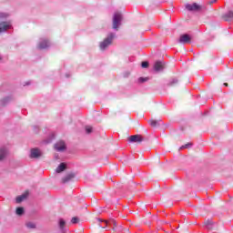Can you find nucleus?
<instances>
[{
  "mask_svg": "<svg viewBox=\"0 0 233 233\" xmlns=\"http://www.w3.org/2000/svg\"><path fill=\"white\" fill-rule=\"evenodd\" d=\"M8 17V14L0 13V34L2 32H6V30H10L12 28V24L10 22L5 21Z\"/></svg>",
  "mask_w": 233,
  "mask_h": 233,
  "instance_id": "nucleus-1",
  "label": "nucleus"
},
{
  "mask_svg": "<svg viewBox=\"0 0 233 233\" xmlns=\"http://www.w3.org/2000/svg\"><path fill=\"white\" fill-rule=\"evenodd\" d=\"M122 21H123V15H121V13H115L113 15V29L119 30V26H121Z\"/></svg>",
  "mask_w": 233,
  "mask_h": 233,
  "instance_id": "nucleus-2",
  "label": "nucleus"
},
{
  "mask_svg": "<svg viewBox=\"0 0 233 233\" xmlns=\"http://www.w3.org/2000/svg\"><path fill=\"white\" fill-rule=\"evenodd\" d=\"M186 8L189 12H201V10H203V5L198 3H194L193 5L187 4L186 5Z\"/></svg>",
  "mask_w": 233,
  "mask_h": 233,
  "instance_id": "nucleus-3",
  "label": "nucleus"
},
{
  "mask_svg": "<svg viewBox=\"0 0 233 233\" xmlns=\"http://www.w3.org/2000/svg\"><path fill=\"white\" fill-rule=\"evenodd\" d=\"M114 39V35L111 34L107 38H106L103 42L100 43V49L106 50L109 45H112V41Z\"/></svg>",
  "mask_w": 233,
  "mask_h": 233,
  "instance_id": "nucleus-4",
  "label": "nucleus"
},
{
  "mask_svg": "<svg viewBox=\"0 0 233 233\" xmlns=\"http://www.w3.org/2000/svg\"><path fill=\"white\" fill-rule=\"evenodd\" d=\"M129 143H143L145 138L141 135H133L128 137Z\"/></svg>",
  "mask_w": 233,
  "mask_h": 233,
  "instance_id": "nucleus-5",
  "label": "nucleus"
},
{
  "mask_svg": "<svg viewBox=\"0 0 233 233\" xmlns=\"http://www.w3.org/2000/svg\"><path fill=\"white\" fill-rule=\"evenodd\" d=\"M192 41V36H190L187 34H184L180 35L178 39V43H181L182 45H187V43H190Z\"/></svg>",
  "mask_w": 233,
  "mask_h": 233,
  "instance_id": "nucleus-6",
  "label": "nucleus"
},
{
  "mask_svg": "<svg viewBox=\"0 0 233 233\" xmlns=\"http://www.w3.org/2000/svg\"><path fill=\"white\" fill-rule=\"evenodd\" d=\"M165 69V63L161 61L155 62L154 70L155 72H161V70Z\"/></svg>",
  "mask_w": 233,
  "mask_h": 233,
  "instance_id": "nucleus-7",
  "label": "nucleus"
},
{
  "mask_svg": "<svg viewBox=\"0 0 233 233\" xmlns=\"http://www.w3.org/2000/svg\"><path fill=\"white\" fill-rule=\"evenodd\" d=\"M55 148L57 152H63V150L66 149V145H65V142L59 141L55 145Z\"/></svg>",
  "mask_w": 233,
  "mask_h": 233,
  "instance_id": "nucleus-8",
  "label": "nucleus"
},
{
  "mask_svg": "<svg viewBox=\"0 0 233 233\" xmlns=\"http://www.w3.org/2000/svg\"><path fill=\"white\" fill-rule=\"evenodd\" d=\"M30 157L35 158V159H37L38 157H41V151L38 148L31 149Z\"/></svg>",
  "mask_w": 233,
  "mask_h": 233,
  "instance_id": "nucleus-9",
  "label": "nucleus"
},
{
  "mask_svg": "<svg viewBox=\"0 0 233 233\" xmlns=\"http://www.w3.org/2000/svg\"><path fill=\"white\" fill-rule=\"evenodd\" d=\"M204 225H205L206 228H208V230L214 229V225L215 224L212 221V219L205 220Z\"/></svg>",
  "mask_w": 233,
  "mask_h": 233,
  "instance_id": "nucleus-10",
  "label": "nucleus"
},
{
  "mask_svg": "<svg viewBox=\"0 0 233 233\" xmlns=\"http://www.w3.org/2000/svg\"><path fill=\"white\" fill-rule=\"evenodd\" d=\"M28 198V191L25 193L22 194L21 196L16 197V203H22V201H25Z\"/></svg>",
  "mask_w": 233,
  "mask_h": 233,
  "instance_id": "nucleus-11",
  "label": "nucleus"
},
{
  "mask_svg": "<svg viewBox=\"0 0 233 233\" xmlns=\"http://www.w3.org/2000/svg\"><path fill=\"white\" fill-rule=\"evenodd\" d=\"M74 177H75L74 173H69L65 177L62 178V182L68 183V181L74 179Z\"/></svg>",
  "mask_w": 233,
  "mask_h": 233,
  "instance_id": "nucleus-12",
  "label": "nucleus"
},
{
  "mask_svg": "<svg viewBox=\"0 0 233 233\" xmlns=\"http://www.w3.org/2000/svg\"><path fill=\"white\" fill-rule=\"evenodd\" d=\"M49 44H48V40H44L42 41L39 45H38V48L40 50H45V48H48Z\"/></svg>",
  "mask_w": 233,
  "mask_h": 233,
  "instance_id": "nucleus-13",
  "label": "nucleus"
},
{
  "mask_svg": "<svg viewBox=\"0 0 233 233\" xmlns=\"http://www.w3.org/2000/svg\"><path fill=\"white\" fill-rule=\"evenodd\" d=\"M6 154H8V150L5 147H2L0 149V161H3V159L6 157Z\"/></svg>",
  "mask_w": 233,
  "mask_h": 233,
  "instance_id": "nucleus-14",
  "label": "nucleus"
},
{
  "mask_svg": "<svg viewBox=\"0 0 233 233\" xmlns=\"http://www.w3.org/2000/svg\"><path fill=\"white\" fill-rule=\"evenodd\" d=\"M66 169V165L65 163H61L57 167H56V172L57 174H61V172H64V170Z\"/></svg>",
  "mask_w": 233,
  "mask_h": 233,
  "instance_id": "nucleus-15",
  "label": "nucleus"
},
{
  "mask_svg": "<svg viewBox=\"0 0 233 233\" xmlns=\"http://www.w3.org/2000/svg\"><path fill=\"white\" fill-rule=\"evenodd\" d=\"M224 19H226V21H231V19H233V11H229L224 15Z\"/></svg>",
  "mask_w": 233,
  "mask_h": 233,
  "instance_id": "nucleus-16",
  "label": "nucleus"
},
{
  "mask_svg": "<svg viewBox=\"0 0 233 233\" xmlns=\"http://www.w3.org/2000/svg\"><path fill=\"white\" fill-rule=\"evenodd\" d=\"M66 225V222L65 221V219L60 218V219H59V228H60L61 230H64Z\"/></svg>",
  "mask_w": 233,
  "mask_h": 233,
  "instance_id": "nucleus-17",
  "label": "nucleus"
},
{
  "mask_svg": "<svg viewBox=\"0 0 233 233\" xmlns=\"http://www.w3.org/2000/svg\"><path fill=\"white\" fill-rule=\"evenodd\" d=\"M149 125L153 127H157V125H159V121L151 119V120H149Z\"/></svg>",
  "mask_w": 233,
  "mask_h": 233,
  "instance_id": "nucleus-18",
  "label": "nucleus"
},
{
  "mask_svg": "<svg viewBox=\"0 0 233 233\" xmlns=\"http://www.w3.org/2000/svg\"><path fill=\"white\" fill-rule=\"evenodd\" d=\"M24 213H25V208H16V215L17 216H23Z\"/></svg>",
  "mask_w": 233,
  "mask_h": 233,
  "instance_id": "nucleus-19",
  "label": "nucleus"
},
{
  "mask_svg": "<svg viewBox=\"0 0 233 233\" xmlns=\"http://www.w3.org/2000/svg\"><path fill=\"white\" fill-rule=\"evenodd\" d=\"M106 225H114V227H116V220L111 219V220H105Z\"/></svg>",
  "mask_w": 233,
  "mask_h": 233,
  "instance_id": "nucleus-20",
  "label": "nucleus"
},
{
  "mask_svg": "<svg viewBox=\"0 0 233 233\" xmlns=\"http://www.w3.org/2000/svg\"><path fill=\"white\" fill-rule=\"evenodd\" d=\"M148 77H139L138 78V83H147V81H148Z\"/></svg>",
  "mask_w": 233,
  "mask_h": 233,
  "instance_id": "nucleus-21",
  "label": "nucleus"
},
{
  "mask_svg": "<svg viewBox=\"0 0 233 233\" xmlns=\"http://www.w3.org/2000/svg\"><path fill=\"white\" fill-rule=\"evenodd\" d=\"M177 85V79L173 78L172 81L169 83V86H176Z\"/></svg>",
  "mask_w": 233,
  "mask_h": 233,
  "instance_id": "nucleus-22",
  "label": "nucleus"
},
{
  "mask_svg": "<svg viewBox=\"0 0 233 233\" xmlns=\"http://www.w3.org/2000/svg\"><path fill=\"white\" fill-rule=\"evenodd\" d=\"M71 223H73V225H76V223H79V218L77 217H73L71 219Z\"/></svg>",
  "mask_w": 233,
  "mask_h": 233,
  "instance_id": "nucleus-23",
  "label": "nucleus"
},
{
  "mask_svg": "<svg viewBox=\"0 0 233 233\" xmlns=\"http://www.w3.org/2000/svg\"><path fill=\"white\" fill-rule=\"evenodd\" d=\"M26 227H27V228H35V224H34L32 222H28V223H26Z\"/></svg>",
  "mask_w": 233,
  "mask_h": 233,
  "instance_id": "nucleus-24",
  "label": "nucleus"
},
{
  "mask_svg": "<svg viewBox=\"0 0 233 233\" xmlns=\"http://www.w3.org/2000/svg\"><path fill=\"white\" fill-rule=\"evenodd\" d=\"M141 66H142V68H148V62H147V61L142 62Z\"/></svg>",
  "mask_w": 233,
  "mask_h": 233,
  "instance_id": "nucleus-25",
  "label": "nucleus"
},
{
  "mask_svg": "<svg viewBox=\"0 0 233 233\" xmlns=\"http://www.w3.org/2000/svg\"><path fill=\"white\" fill-rule=\"evenodd\" d=\"M188 147H192V143H187L185 146H182L179 150H183V148H188Z\"/></svg>",
  "mask_w": 233,
  "mask_h": 233,
  "instance_id": "nucleus-26",
  "label": "nucleus"
},
{
  "mask_svg": "<svg viewBox=\"0 0 233 233\" xmlns=\"http://www.w3.org/2000/svg\"><path fill=\"white\" fill-rule=\"evenodd\" d=\"M86 134H91L92 127H90V126L86 127Z\"/></svg>",
  "mask_w": 233,
  "mask_h": 233,
  "instance_id": "nucleus-27",
  "label": "nucleus"
},
{
  "mask_svg": "<svg viewBox=\"0 0 233 233\" xmlns=\"http://www.w3.org/2000/svg\"><path fill=\"white\" fill-rule=\"evenodd\" d=\"M104 226H99L100 227V228H106V227H108V225H106V223L105 222V220H104Z\"/></svg>",
  "mask_w": 233,
  "mask_h": 233,
  "instance_id": "nucleus-28",
  "label": "nucleus"
},
{
  "mask_svg": "<svg viewBox=\"0 0 233 233\" xmlns=\"http://www.w3.org/2000/svg\"><path fill=\"white\" fill-rule=\"evenodd\" d=\"M216 1H218V0H212V1H210V2H209V5H214V3H216Z\"/></svg>",
  "mask_w": 233,
  "mask_h": 233,
  "instance_id": "nucleus-29",
  "label": "nucleus"
},
{
  "mask_svg": "<svg viewBox=\"0 0 233 233\" xmlns=\"http://www.w3.org/2000/svg\"><path fill=\"white\" fill-rule=\"evenodd\" d=\"M224 86H228V83H224Z\"/></svg>",
  "mask_w": 233,
  "mask_h": 233,
  "instance_id": "nucleus-30",
  "label": "nucleus"
},
{
  "mask_svg": "<svg viewBox=\"0 0 233 233\" xmlns=\"http://www.w3.org/2000/svg\"><path fill=\"white\" fill-rule=\"evenodd\" d=\"M98 221H101V219L99 218Z\"/></svg>",
  "mask_w": 233,
  "mask_h": 233,
  "instance_id": "nucleus-31",
  "label": "nucleus"
},
{
  "mask_svg": "<svg viewBox=\"0 0 233 233\" xmlns=\"http://www.w3.org/2000/svg\"><path fill=\"white\" fill-rule=\"evenodd\" d=\"M0 61H1V57H0Z\"/></svg>",
  "mask_w": 233,
  "mask_h": 233,
  "instance_id": "nucleus-32",
  "label": "nucleus"
}]
</instances>
